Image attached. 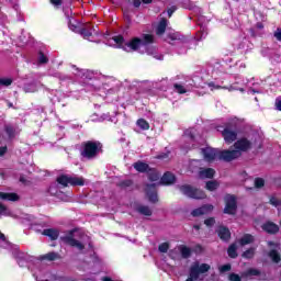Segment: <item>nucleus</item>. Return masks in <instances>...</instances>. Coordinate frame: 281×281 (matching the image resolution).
I'll return each mask as SVG.
<instances>
[{"label": "nucleus", "instance_id": "79ce46f5", "mask_svg": "<svg viewBox=\"0 0 281 281\" xmlns=\"http://www.w3.org/2000/svg\"><path fill=\"white\" fill-rule=\"evenodd\" d=\"M215 224L216 220L214 217H209L204 220V225H206V227H214Z\"/></svg>", "mask_w": 281, "mask_h": 281}, {"label": "nucleus", "instance_id": "4c0bfd02", "mask_svg": "<svg viewBox=\"0 0 281 281\" xmlns=\"http://www.w3.org/2000/svg\"><path fill=\"white\" fill-rule=\"evenodd\" d=\"M169 249H170V244L168 243H162L158 246V251H160V254H168Z\"/></svg>", "mask_w": 281, "mask_h": 281}, {"label": "nucleus", "instance_id": "4468645a", "mask_svg": "<svg viewBox=\"0 0 281 281\" xmlns=\"http://www.w3.org/2000/svg\"><path fill=\"white\" fill-rule=\"evenodd\" d=\"M214 210V205L212 204H204L191 212V216H204V214H210Z\"/></svg>", "mask_w": 281, "mask_h": 281}, {"label": "nucleus", "instance_id": "1a4fd4ad", "mask_svg": "<svg viewBox=\"0 0 281 281\" xmlns=\"http://www.w3.org/2000/svg\"><path fill=\"white\" fill-rule=\"evenodd\" d=\"M234 148L238 150V153H249V150L254 148V143L247 137H241L234 143Z\"/></svg>", "mask_w": 281, "mask_h": 281}, {"label": "nucleus", "instance_id": "338daca9", "mask_svg": "<svg viewBox=\"0 0 281 281\" xmlns=\"http://www.w3.org/2000/svg\"><path fill=\"white\" fill-rule=\"evenodd\" d=\"M43 281H49V280L46 279V280H43Z\"/></svg>", "mask_w": 281, "mask_h": 281}, {"label": "nucleus", "instance_id": "473e14b6", "mask_svg": "<svg viewBox=\"0 0 281 281\" xmlns=\"http://www.w3.org/2000/svg\"><path fill=\"white\" fill-rule=\"evenodd\" d=\"M116 186L117 188H121V190H126V188H131V186H133V180H121Z\"/></svg>", "mask_w": 281, "mask_h": 281}, {"label": "nucleus", "instance_id": "6ab92c4d", "mask_svg": "<svg viewBox=\"0 0 281 281\" xmlns=\"http://www.w3.org/2000/svg\"><path fill=\"white\" fill-rule=\"evenodd\" d=\"M133 168L137 172H142V173L148 172L150 170V166L142 160L134 162Z\"/></svg>", "mask_w": 281, "mask_h": 281}, {"label": "nucleus", "instance_id": "7ed1b4c3", "mask_svg": "<svg viewBox=\"0 0 281 281\" xmlns=\"http://www.w3.org/2000/svg\"><path fill=\"white\" fill-rule=\"evenodd\" d=\"M179 191L184 196H188L189 199H195V200H203L207 198V194H205V191L194 188L190 184H182L178 186Z\"/></svg>", "mask_w": 281, "mask_h": 281}, {"label": "nucleus", "instance_id": "69168bd1", "mask_svg": "<svg viewBox=\"0 0 281 281\" xmlns=\"http://www.w3.org/2000/svg\"><path fill=\"white\" fill-rule=\"evenodd\" d=\"M20 181H24L23 178H21Z\"/></svg>", "mask_w": 281, "mask_h": 281}, {"label": "nucleus", "instance_id": "72a5a7b5", "mask_svg": "<svg viewBox=\"0 0 281 281\" xmlns=\"http://www.w3.org/2000/svg\"><path fill=\"white\" fill-rule=\"evenodd\" d=\"M37 63H38V65H47V63H49V58L46 57L45 53L40 50L38 57H37Z\"/></svg>", "mask_w": 281, "mask_h": 281}, {"label": "nucleus", "instance_id": "6e6d98bb", "mask_svg": "<svg viewBox=\"0 0 281 281\" xmlns=\"http://www.w3.org/2000/svg\"><path fill=\"white\" fill-rule=\"evenodd\" d=\"M276 106H277V111H281V99H277Z\"/></svg>", "mask_w": 281, "mask_h": 281}, {"label": "nucleus", "instance_id": "864d4df0", "mask_svg": "<svg viewBox=\"0 0 281 281\" xmlns=\"http://www.w3.org/2000/svg\"><path fill=\"white\" fill-rule=\"evenodd\" d=\"M134 8H139L142 5V0H133Z\"/></svg>", "mask_w": 281, "mask_h": 281}, {"label": "nucleus", "instance_id": "49530a36", "mask_svg": "<svg viewBox=\"0 0 281 281\" xmlns=\"http://www.w3.org/2000/svg\"><path fill=\"white\" fill-rule=\"evenodd\" d=\"M175 12H177V7L176 5H172L171 8H169L167 10V14H168L169 19L172 16V14H175Z\"/></svg>", "mask_w": 281, "mask_h": 281}, {"label": "nucleus", "instance_id": "a19ab883", "mask_svg": "<svg viewBox=\"0 0 281 281\" xmlns=\"http://www.w3.org/2000/svg\"><path fill=\"white\" fill-rule=\"evenodd\" d=\"M270 205H273L274 207H280L281 200L276 198V196H271L270 198Z\"/></svg>", "mask_w": 281, "mask_h": 281}, {"label": "nucleus", "instance_id": "f03ea898", "mask_svg": "<svg viewBox=\"0 0 281 281\" xmlns=\"http://www.w3.org/2000/svg\"><path fill=\"white\" fill-rule=\"evenodd\" d=\"M103 145L100 140H87L81 143L80 155L83 159H95L102 153Z\"/></svg>", "mask_w": 281, "mask_h": 281}, {"label": "nucleus", "instance_id": "aec40b11", "mask_svg": "<svg viewBox=\"0 0 281 281\" xmlns=\"http://www.w3.org/2000/svg\"><path fill=\"white\" fill-rule=\"evenodd\" d=\"M166 27H168V20L162 18L156 27L157 36H162V34H166Z\"/></svg>", "mask_w": 281, "mask_h": 281}, {"label": "nucleus", "instance_id": "2eb2a0df", "mask_svg": "<svg viewBox=\"0 0 281 281\" xmlns=\"http://www.w3.org/2000/svg\"><path fill=\"white\" fill-rule=\"evenodd\" d=\"M60 259V255L56 251H50L48 254L45 255H41L37 257V260H40V262H45V260L47 262H54L55 260Z\"/></svg>", "mask_w": 281, "mask_h": 281}, {"label": "nucleus", "instance_id": "e433bc0d", "mask_svg": "<svg viewBox=\"0 0 281 281\" xmlns=\"http://www.w3.org/2000/svg\"><path fill=\"white\" fill-rule=\"evenodd\" d=\"M173 89L176 93H179L180 95H183V93H188V90H186V88L181 86V83H175Z\"/></svg>", "mask_w": 281, "mask_h": 281}, {"label": "nucleus", "instance_id": "58836bf2", "mask_svg": "<svg viewBox=\"0 0 281 281\" xmlns=\"http://www.w3.org/2000/svg\"><path fill=\"white\" fill-rule=\"evenodd\" d=\"M167 38H169V41H181L183 36H181L179 33H169Z\"/></svg>", "mask_w": 281, "mask_h": 281}, {"label": "nucleus", "instance_id": "39448f33", "mask_svg": "<svg viewBox=\"0 0 281 281\" xmlns=\"http://www.w3.org/2000/svg\"><path fill=\"white\" fill-rule=\"evenodd\" d=\"M224 203L225 207L223 213L228 214V216H236V213L238 212V201L236 200V195L226 194Z\"/></svg>", "mask_w": 281, "mask_h": 281}, {"label": "nucleus", "instance_id": "9d476101", "mask_svg": "<svg viewBox=\"0 0 281 281\" xmlns=\"http://www.w3.org/2000/svg\"><path fill=\"white\" fill-rule=\"evenodd\" d=\"M261 272L258 269L249 268L248 270L241 272V277L235 272L229 273L228 280L229 281H241L243 278H251L252 276H260Z\"/></svg>", "mask_w": 281, "mask_h": 281}, {"label": "nucleus", "instance_id": "680f3d73", "mask_svg": "<svg viewBox=\"0 0 281 281\" xmlns=\"http://www.w3.org/2000/svg\"><path fill=\"white\" fill-rule=\"evenodd\" d=\"M143 3L148 4V3H153V0H142Z\"/></svg>", "mask_w": 281, "mask_h": 281}, {"label": "nucleus", "instance_id": "2f4dec72", "mask_svg": "<svg viewBox=\"0 0 281 281\" xmlns=\"http://www.w3.org/2000/svg\"><path fill=\"white\" fill-rule=\"evenodd\" d=\"M201 175L206 179H214V175H216V171L212 168H206L201 171Z\"/></svg>", "mask_w": 281, "mask_h": 281}, {"label": "nucleus", "instance_id": "bf43d9fd", "mask_svg": "<svg viewBox=\"0 0 281 281\" xmlns=\"http://www.w3.org/2000/svg\"><path fill=\"white\" fill-rule=\"evenodd\" d=\"M193 229H196L199 232V229H201V225L199 224L193 225Z\"/></svg>", "mask_w": 281, "mask_h": 281}, {"label": "nucleus", "instance_id": "c9c22d12", "mask_svg": "<svg viewBox=\"0 0 281 281\" xmlns=\"http://www.w3.org/2000/svg\"><path fill=\"white\" fill-rule=\"evenodd\" d=\"M79 33L83 38H91L93 36V32H91V29L82 27L80 29Z\"/></svg>", "mask_w": 281, "mask_h": 281}, {"label": "nucleus", "instance_id": "ea45409f", "mask_svg": "<svg viewBox=\"0 0 281 281\" xmlns=\"http://www.w3.org/2000/svg\"><path fill=\"white\" fill-rule=\"evenodd\" d=\"M1 87H10L12 85V78H0Z\"/></svg>", "mask_w": 281, "mask_h": 281}, {"label": "nucleus", "instance_id": "e2e57ef3", "mask_svg": "<svg viewBox=\"0 0 281 281\" xmlns=\"http://www.w3.org/2000/svg\"><path fill=\"white\" fill-rule=\"evenodd\" d=\"M103 281H113V279H111V278H109V277H105V278L103 279Z\"/></svg>", "mask_w": 281, "mask_h": 281}, {"label": "nucleus", "instance_id": "6e6552de", "mask_svg": "<svg viewBox=\"0 0 281 281\" xmlns=\"http://www.w3.org/2000/svg\"><path fill=\"white\" fill-rule=\"evenodd\" d=\"M239 157H243V153L236 150V149H233V150H229V149H224V150H221L218 153V159L221 161H234L236 159H239Z\"/></svg>", "mask_w": 281, "mask_h": 281}, {"label": "nucleus", "instance_id": "c756f323", "mask_svg": "<svg viewBox=\"0 0 281 281\" xmlns=\"http://www.w3.org/2000/svg\"><path fill=\"white\" fill-rule=\"evenodd\" d=\"M256 256V248H248L241 254V258H245L246 260H251Z\"/></svg>", "mask_w": 281, "mask_h": 281}, {"label": "nucleus", "instance_id": "0eeeda50", "mask_svg": "<svg viewBox=\"0 0 281 281\" xmlns=\"http://www.w3.org/2000/svg\"><path fill=\"white\" fill-rule=\"evenodd\" d=\"M74 234H76V228L68 231V234L66 236H61L60 240L61 243H65V245H69V247H77L79 251H82L85 246L78 239L74 238Z\"/></svg>", "mask_w": 281, "mask_h": 281}, {"label": "nucleus", "instance_id": "bb28decb", "mask_svg": "<svg viewBox=\"0 0 281 281\" xmlns=\"http://www.w3.org/2000/svg\"><path fill=\"white\" fill-rule=\"evenodd\" d=\"M180 254L182 256V258L188 259L190 258V256H192V249L186 245H181L179 247Z\"/></svg>", "mask_w": 281, "mask_h": 281}, {"label": "nucleus", "instance_id": "a211bd4d", "mask_svg": "<svg viewBox=\"0 0 281 281\" xmlns=\"http://www.w3.org/2000/svg\"><path fill=\"white\" fill-rule=\"evenodd\" d=\"M42 234L43 236H47L50 240H58V236H60V231L56 228H45Z\"/></svg>", "mask_w": 281, "mask_h": 281}, {"label": "nucleus", "instance_id": "09e8293b", "mask_svg": "<svg viewBox=\"0 0 281 281\" xmlns=\"http://www.w3.org/2000/svg\"><path fill=\"white\" fill-rule=\"evenodd\" d=\"M50 3L56 8H60V5H63V0H50Z\"/></svg>", "mask_w": 281, "mask_h": 281}, {"label": "nucleus", "instance_id": "5fc2aeb1", "mask_svg": "<svg viewBox=\"0 0 281 281\" xmlns=\"http://www.w3.org/2000/svg\"><path fill=\"white\" fill-rule=\"evenodd\" d=\"M256 27L257 30H265V24L262 22H257Z\"/></svg>", "mask_w": 281, "mask_h": 281}, {"label": "nucleus", "instance_id": "c03bdc74", "mask_svg": "<svg viewBox=\"0 0 281 281\" xmlns=\"http://www.w3.org/2000/svg\"><path fill=\"white\" fill-rule=\"evenodd\" d=\"M207 87L211 88V91H214V89H227L226 86L222 87V86H218L216 83H214V81H211L207 83Z\"/></svg>", "mask_w": 281, "mask_h": 281}, {"label": "nucleus", "instance_id": "0e129e2a", "mask_svg": "<svg viewBox=\"0 0 281 281\" xmlns=\"http://www.w3.org/2000/svg\"><path fill=\"white\" fill-rule=\"evenodd\" d=\"M158 159H164V156H158Z\"/></svg>", "mask_w": 281, "mask_h": 281}, {"label": "nucleus", "instance_id": "4be33fe9", "mask_svg": "<svg viewBox=\"0 0 281 281\" xmlns=\"http://www.w3.org/2000/svg\"><path fill=\"white\" fill-rule=\"evenodd\" d=\"M1 201H19V194L16 193H5L0 191Z\"/></svg>", "mask_w": 281, "mask_h": 281}, {"label": "nucleus", "instance_id": "052dcab7", "mask_svg": "<svg viewBox=\"0 0 281 281\" xmlns=\"http://www.w3.org/2000/svg\"><path fill=\"white\" fill-rule=\"evenodd\" d=\"M0 240H5V235L0 232Z\"/></svg>", "mask_w": 281, "mask_h": 281}, {"label": "nucleus", "instance_id": "393cba45", "mask_svg": "<svg viewBox=\"0 0 281 281\" xmlns=\"http://www.w3.org/2000/svg\"><path fill=\"white\" fill-rule=\"evenodd\" d=\"M227 255L233 259L238 258V246L236 244H231L227 249Z\"/></svg>", "mask_w": 281, "mask_h": 281}, {"label": "nucleus", "instance_id": "5701e85b", "mask_svg": "<svg viewBox=\"0 0 281 281\" xmlns=\"http://www.w3.org/2000/svg\"><path fill=\"white\" fill-rule=\"evenodd\" d=\"M255 238L251 234H244V236L239 239L240 247H245V245H251Z\"/></svg>", "mask_w": 281, "mask_h": 281}, {"label": "nucleus", "instance_id": "423d86ee", "mask_svg": "<svg viewBox=\"0 0 281 281\" xmlns=\"http://www.w3.org/2000/svg\"><path fill=\"white\" fill-rule=\"evenodd\" d=\"M56 181L59 186H63V188H67L68 186H72L74 188H76V186H85L83 178L71 177L68 175H60L57 177Z\"/></svg>", "mask_w": 281, "mask_h": 281}, {"label": "nucleus", "instance_id": "ddd939ff", "mask_svg": "<svg viewBox=\"0 0 281 281\" xmlns=\"http://www.w3.org/2000/svg\"><path fill=\"white\" fill-rule=\"evenodd\" d=\"M261 229L270 236H276L280 232V226L271 221H268L261 225Z\"/></svg>", "mask_w": 281, "mask_h": 281}, {"label": "nucleus", "instance_id": "b1692460", "mask_svg": "<svg viewBox=\"0 0 281 281\" xmlns=\"http://www.w3.org/2000/svg\"><path fill=\"white\" fill-rule=\"evenodd\" d=\"M147 177L149 181H159L161 175H159V171H157V169L149 167V170L147 171Z\"/></svg>", "mask_w": 281, "mask_h": 281}, {"label": "nucleus", "instance_id": "f8f14e48", "mask_svg": "<svg viewBox=\"0 0 281 281\" xmlns=\"http://www.w3.org/2000/svg\"><path fill=\"white\" fill-rule=\"evenodd\" d=\"M216 234L223 243H229V240H232V232L227 226L220 225L216 229Z\"/></svg>", "mask_w": 281, "mask_h": 281}, {"label": "nucleus", "instance_id": "7c9ffc66", "mask_svg": "<svg viewBox=\"0 0 281 281\" xmlns=\"http://www.w3.org/2000/svg\"><path fill=\"white\" fill-rule=\"evenodd\" d=\"M136 124L142 131H148L150 128V124L145 119H138Z\"/></svg>", "mask_w": 281, "mask_h": 281}, {"label": "nucleus", "instance_id": "13d9d810", "mask_svg": "<svg viewBox=\"0 0 281 281\" xmlns=\"http://www.w3.org/2000/svg\"><path fill=\"white\" fill-rule=\"evenodd\" d=\"M249 34L252 38H256V30L249 29Z\"/></svg>", "mask_w": 281, "mask_h": 281}, {"label": "nucleus", "instance_id": "a878e982", "mask_svg": "<svg viewBox=\"0 0 281 281\" xmlns=\"http://www.w3.org/2000/svg\"><path fill=\"white\" fill-rule=\"evenodd\" d=\"M270 260H272V262H274V265H278L281 262V256L280 252H278V250L272 249L269 251L268 254Z\"/></svg>", "mask_w": 281, "mask_h": 281}, {"label": "nucleus", "instance_id": "9b49d317", "mask_svg": "<svg viewBox=\"0 0 281 281\" xmlns=\"http://www.w3.org/2000/svg\"><path fill=\"white\" fill-rule=\"evenodd\" d=\"M145 194L149 203H157L159 201V198L157 195V184L155 183L146 184Z\"/></svg>", "mask_w": 281, "mask_h": 281}, {"label": "nucleus", "instance_id": "20e7f679", "mask_svg": "<svg viewBox=\"0 0 281 281\" xmlns=\"http://www.w3.org/2000/svg\"><path fill=\"white\" fill-rule=\"evenodd\" d=\"M221 133L226 144H234L238 139V128L234 123H225Z\"/></svg>", "mask_w": 281, "mask_h": 281}, {"label": "nucleus", "instance_id": "dca6fc26", "mask_svg": "<svg viewBox=\"0 0 281 281\" xmlns=\"http://www.w3.org/2000/svg\"><path fill=\"white\" fill-rule=\"evenodd\" d=\"M175 181H177V177L170 171L165 172L160 178L161 186H172Z\"/></svg>", "mask_w": 281, "mask_h": 281}, {"label": "nucleus", "instance_id": "8fccbe9b", "mask_svg": "<svg viewBox=\"0 0 281 281\" xmlns=\"http://www.w3.org/2000/svg\"><path fill=\"white\" fill-rule=\"evenodd\" d=\"M5 212H8V206L0 202V214L3 215Z\"/></svg>", "mask_w": 281, "mask_h": 281}, {"label": "nucleus", "instance_id": "412c9836", "mask_svg": "<svg viewBox=\"0 0 281 281\" xmlns=\"http://www.w3.org/2000/svg\"><path fill=\"white\" fill-rule=\"evenodd\" d=\"M135 212L142 214L143 216H153V210H150V206L147 205H137Z\"/></svg>", "mask_w": 281, "mask_h": 281}, {"label": "nucleus", "instance_id": "f257e3e1", "mask_svg": "<svg viewBox=\"0 0 281 281\" xmlns=\"http://www.w3.org/2000/svg\"><path fill=\"white\" fill-rule=\"evenodd\" d=\"M155 43V36L153 34H143V38L140 37H132L128 42L122 46L124 52H139L140 47H148V45H153Z\"/></svg>", "mask_w": 281, "mask_h": 281}, {"label": "nucleus", "instance_id": "de8ad7c7", "mask_svg": "<svg viewBox=\"0 0 281 281\" xmlns=\"http://www.w3.org/2000/svg\"><path fill=\"white\" fill-rule=\"evenodd\" d=\"M268 247H273L274 249H278V247H280V244L279 243H276L273 240H269L267 243Z\"/></svg>", "mask_w": 281, "mask_h": 281}, {"label": "nucleus", "instance_id": "f704fd0d", "mask_svg": "<svg viewBox=\"0 0 281 281\" xmlns=\"http://www.w3.org/2000/svg\"><path fill=\"white\" fill-rule=\"evenodd\" d=\"M112 41H114V43H116L117 46L121 47H124V45H126L125 40H124V36L123 35H116L112 38Z\"/></svg>", "mask_w": 281, "mask_h": 281}, {"label": "nucleus", "instance_id": "f3484780", "mask_svg": "<svg viewBox=\"0 0 281 281\" xmlns=\"http://www.w3.org/2000/svg\"><path fill=\"white\" fill-rule=\"evenodd\" d=\"M201 155H203L205 161H214L216 159V151L211 147L201 148Z\"/></svg>", "mask_w": 281, "mask_h": 281}, {"label": "nucleus", "instance_id": "cd10ccee", "mask_svg": "<svg viewBox=\"0 0 281 281\" xmlns=\"http://www.w3.org/2000/svg\"><path fill=\"white\" fill-rule=\"evenodd\" d=\"M4 132L7 133L9 139H14L16 137V128L12 125H5Z\"/></svg>", "mask_w": 281, "mask_h": 281}, {"label": "nucleus", "instance_id": "4d7b16f0", "mask_svg": "<svg viewBox=\"0 0 281 281\" xmlns=\"http://www.w3.org/2000/svg\"><path fill=\"white\" fill-rule=\"evenodd\" d=\"M68 27H69V30H76V24H74V23H71V20H69V23H68Z\"/></svg>", "mask_w": 281, "mask_h": 281}, {"label": "nucleus", "instance_id": "a18cd8bd", "mask_svg": "<svg viewBox=\"0 0 281 281\" xmlns=\"http://www.w3.org/2000/svg\"><path fill=\"white\" fill-rule=\"evenodd\" d=\"M255 188H265V179L256 178L255 179Z\"/></svg>", "mask_w": 281, "mask_h": 281}, {"label": "nucleus", "instance_id": "37998d69", "mask_svg": "<svg viewBox=\"0 0 281 281\" xmlns=\"http://www.w3.org/2000/svg\"><path fill=\"white\" fill-rule=\"evenodd\" d=\"M227 271H232V263H226L220 267V273H227Z\"/></svg>", "mask_w": 281, "mask_h": 281}, {"label": "nucleus", "instance_id": "c85d7f7f", "mask_svg": "<svg viewBox=\"0 0 281 281\" xmlns=\"http://www.w3.org/2000/svg\"><path fill=\"white\" fill-rule=\"evenodd\" d=\"M218 186H221L218 181L210 180L206 182L205 189L209 190V192H214L215 190H218Z\"/></svg>", "mask_w": 281, "mask_h": 281}, {"label": "nucleus", "instance_id": "3c124183", "mask_svg": "<svg viewBox=\"0 0 281 281\" xmlns=\"http://www.w3.org/2000/svg\"><path fill=\"white\" fill-rule=\"evenodd\" d=\"M274 38L281 42V29H277V31L274 32Z\"/></svg>", "mask_w": 281, "mask_h": 281}, {"label": "nucleus", "instance_id": "603ef678", "mask_svg": "<svg viewBox=\"0 0 281 281\" xmlns=\"http://www.w3.org/2000/svg\"><path fill=\"white\" fill-rule=\"evenodd\" d=\"M5 153H8V146L0 147V157H3V155H5Z\"/></svg>", "mask_w": 281, "mask_h": 281}]
</instances>
